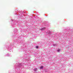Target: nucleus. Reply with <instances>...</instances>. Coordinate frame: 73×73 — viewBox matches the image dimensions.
<instances>
[{"label":"nucleus","mask_w":73,"mask_h":73,"mask_svg":"<svg viewBox=\"0 0 73 73\" xmlns=\"http://www.w3.org/2000/svg\"><path fill=\"white\" fill-rule=\"evenodd\" d=\"M40 69H43V66H41L40 67Z\"/></svg>","instance_id":"2"},{"label":"nucleus","mask_w":73,"mask_h":73,"mask_svg":"<svg viewBox=\"0 0 73 73\" xmlns=\"http://www.w3.org/2000/svg\"><path fill=\"white\" fill-rule=\"evenodd\" d=\"M35 71H37V69L36 68L34 69Z\"/></svg>","instance_id":"3"},{"label":"nucleus","mask_w":73,"mask_h":73,"mask_svg":"<svg viewBox=\"0 0 73 73\" xmlns=\"http://www.w3.org/2000/svg\"><path fill=\"white\" fill-rule=\"evenodd\" d=\"M61 51V50H58V51L59 52H60V51Z\"/></svg>","instance_id":"4"},{"label":"nucleus","mask_w":73,"mask_h":73,"mask_svg":"<svg viewBox=\"0 0 73 73\" xmlns=\"http://www.w3.org/2000/svg\"><path fill=\"white\" fill-rule=\"evenodd\" d=\"M46 29V28H45V27H44L43 28H42V29H41L40 30L41 31H43V30H44V29Z\"/></svg>","instance_id":"1"},{"label":"nucleus","mask_w":73,"mask_h":73,"mask_svg":"<svg viewBox=\"0 0 73 73\" xmlns=\"http://www.w3.org/2000/svg\"><path fill=\"white\" fill-rule=\"evenodd\" d=\"M38 48V46H36V48Z\"/></svg>","instance_id":"5"}]
</instances>
